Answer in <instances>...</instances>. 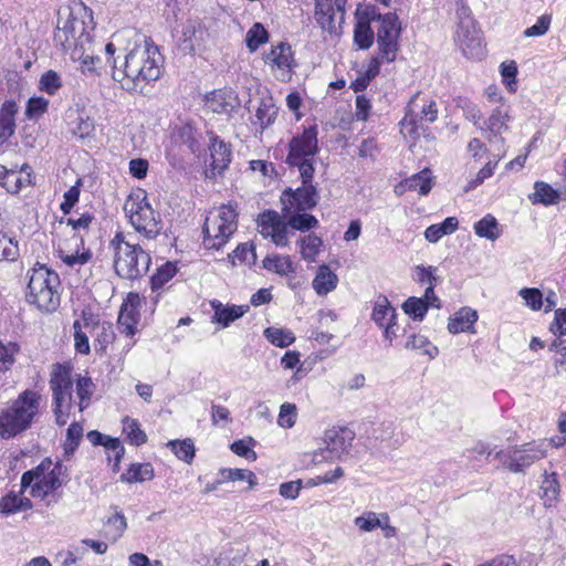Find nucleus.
Segmentation results:
<instances>
[{
	"instance_id": "14",
	"label": "nucleus",
	"mask_w": 566,
	"mask_h": 566,
	"mask_svg": "<svg viewBox=\"0 0 566 566\" xmlns=\"http://www.w3.org/2000/svg\"><path fill=\"white\" fill-rule=\"evenodd\" d=\"M208 38L207 29L196 20H187L174 33V40L178 50L184 54L190 55L201 52L206 48Z\"/></svg>"
},
{
	"instance_id": "32",
	"label": "nucleus",
	"mask_w": 566,
	"mask_h": 566,
	"mask_svg": "<svg viewBox=\"0 0 566 566\" xmlns=\"http://www.w3.org/2000/svg\"><path fill=\"white\" fill-rule=\"evenodd\" d=\"M24 168L17 170L0 166V186L10 193H18L23 187L31 184L30 174L25 172L24 176L22 174Z\"/></svg>"
},
{
	"instance_id": "1",
	"label": "nucleus",
	"mask_w": 566,
	"mask_h": 566,
	"mask_svg": "<svg viewBox=\"0 0 566 566\" xmlns=\"http://www.w3.org/2000/svg\"><path fill=\"white\" fill-rule=\"evenodd\" d=\"M115 52L114 43L105 45L107 63L113 67L112 77L126 92L143 93L148 84L161 76L164 57L154 43L145 41L136 45L126 54L120 67L116 66Z\"/></svg>"
},
{
	"instance_id": "37",
	"label": "nucleus",
	"mask_w": 566,
	"mask_h": 566,
	"mask_svg": "<svg viewBox=\"0 0 566 566\" xmlns=\"http://www.w3.org/2000/svg\"><path fill=\"white\" fill-rule=\"evenodd\" d=\"M371 319L379 328L397 322V311L385 295L375 300Z\"/></svg>"
},
{
	"instance_id": "62",
	"label": "nucleus",
	"mask_w": 566,
	"mask_h": 566,
	"mask_svg": "<svg viewBox=\"0 0 566 566\" xmlns=\"http://www.w3.org/2000/svg\"><path fill=\"white\" fill-rule=\"evenodd\" d=\"M268 40V31L261 23H254L245 35V43L251 52L256 51Z\"/></svg>"
},
{
	"instance_id": "46",
	"label": "nucleus",
	"mask_w": 566,
	"mask_h": 566,
	"mask_svg": "<svg viewBox=\"0 0 566 566\" xmlns=\"http://www.w3.org/2000/svg\"><path fill=\"white\" fill-rule=\"evenodd\" d=\"M263 336L270 344L279 348H286L296 339L291 329L277 326L266 327L263 331Z\"/></svg>"
},
{
	"instance_id": "17",
	"label": "nucleus",
	"mask_w": 566,
	"mask_h": 566,
	"mask_svg": "<svg viewBox=\"0 0 566 566\" xmlns=\"http://www.w3.org/2000/svg\"><path fill=\"white\" fill-rule=\"evenodd\" d=\"M140 304L142 297L139 296V294L130 292L127 294L126 298L124 300L120 306L117 325L119 333L128 338V342L125 346L126 352L130 350L136 343V340L133 338L137 333Z\"/></svg>"
},
{
	"instance_id": "2",
	"label": "nucleus",
	"mask_w": 566,
	"mask_h": 566,
	"mask_svg": "<svg viewBox=\"0 0 566 566\" xmlns=\"http://www.w3.org/2000/svg\"><path fill=\"white\" fill-rule=\"evenodd\" d=\"M93 12L83 2H76L69 8L66 15L60 17L57 28L54 32L55 45L60 46L65 53L75 49L93 44L92 32Z\"/></svg>"
},
{
	"instance_id": "48",
	"label": "nucleus",
	"mask_w": 566,
	"mask_h": 566,
	"mask_svg": "<svg viewBox=\"0 0 566 566\" xmlns=\"http://www.w3.org/2000/svg\"><path fill=\"white\" fill-rule=\"evenodd\" d=\"M20 349L17 342L0 340V377L13 367Z\"/></svg>"
},
{
	"instance_id": "7",
	"label": "nucleus",
	"mask_w": 566,
	"mask_h": 566,
	"mask_svg": "<svg viewBox=\"0 0 566 566\" xmlns=\"http://www.w3.org/2000/svg\"><path fill=\"white\" fill-rule=\"evenodd\" d=\"M238 227V212L232 205H222L211 210L203 226V245L220 250L224 247Z\"/></svg>"
},
{
	"instance_id": "45",
	"label": "nucleus",
	"mask_w": 566,
	"mask_h": 566,
	"mask_svg": "<svg viewBox=\"0 0 566 566\" xmlns=\"http://www.w3.org/2000/svg\"><path fill=\"white\" fill-rule=\"evenodd\" d=\"M405 347L407 349L416 350L420 355L427 356L429 359H434L439 355V349L433 345L429 338L422 334H411L407 337Z\"/></svg>"
},
{
	"instance_id": "58",
	"label": "nucleus",
	"mask_w": 566,
	"mask_h": 566,
	"mask_svg": "<svg viewBox=\"0 0 566 566\" xmlns=\"http://www.w3.org/2000/svg\"><path fill=\"white\" fill-rule=\"evenodd\" d=\"M105 452L108 463L112 465L113 472H118L120 462L125 453V448L118 438H113L105 446Z\"/></svg>"
},
{
	"instance_id": "60",
	"label": "nucleus",
	"mask_w": 566,
	"mask_h": 566,
	"mask_svg": "<svg viewBox=\"0 0 566 566\" xmlns=\"http://www.w3.org/2000/svg\"><path fill=\"white\" fill-rule=\"evenodd\" d=\"M50 102L42 96H32L25 105V117L30 120L40 119L49 109Z\"/></svg>"
},
{
	"instance_id": "38",
	"label": "nucleus",
	"mask_w": 566,
	"mask_h": 566,
	"mask_svg": "<svg viewBox=\"0 0 566 566\" xmlns=\"http://www.w3.org/2000/svg\"><path fill=\"white\" fill-rule=\"evenodd\" d=\"M338 283L337 274L329 269L328 265L323 264L317 269L316 275L313 279L312 286L317 295H327L334 291Z\"/></svg>"
},
{
	"instance_id": "64",
	"label": "nucleus",
	"mask_w": 566,
	"mask_h": 566,
	"mask_svg": "<svg viewBox=\"0 0 566 566\" xmlns=\"http://www.w3.org/2000/svg\"><path fill=\"white\" fill-rule=\"evenodd\" d=\"M176 273L177 266L174 263L167 262L161 265L150 279L151 291L156 292L161 289Z\"/></svg>"
},
{
	"instance_id": "31",
	"label": "nucleus",
	"mask_w": 566,
	"mask_h": 566,
	"mask_svg": "<svg viewBox=\"0 0 566 566\" xmlns=\"http://www.w3.org/2000/svg\"><path fill=\"white\" fill-rule=\"evenodd\" d=\"M478 317L476 311L470 307H462L449 318L448 331L451 334L474 333Z\"/></svg>"
},
{
	"instance_id": "11",
	"label": "nucleus",
	"mask_w": 566,
	"mask_h": 566,
	"mask_svg": "<svg viewBox=\"0 0 566 566\" xmlns=\"http://www.w3.org/2000/svg\"><path fill=\"white\" fill-rule=\"evenodd\" d=\"M124 210L137 232L147 238H154L160 232V222L143 190H137L128 196Z\"/></svg>"
},
{
	"instance_id": "33",
	"label": "nucleus",
	"mask_w": 566,
	"mask_h": 566,
	"mask_svg": "<svg viewBox=\"0 0 566 566\" xmlns=\"http://www.w3.org/2000/svg\"><path fill=\"white\" fill-rule=\"evenodd\" d=\"M253 108L254 117L252 119V124L254 126L263 130L271 124H273L277 114V108L271 96L266 95L261 97L260 101L258 102V105L253 106Z\"/></svg>"
},
{
	"instance_id": "59",
	"label": "nucleus",
	"mask_w": 566,
	"mask_h": 566,
	"mask_svg": "<svg viewBox=\"0 0 566 566\" xmlns=\"http://www.w3.org/2000/svg\"><path fill=\"white\" fill-rule=\"evenodd\" d=\"M19 256V245L14 237L0 232V261H15Z\"/></svg>"
},
{
	"instance_id": "8",
	"label": "nucleus",
	"mask_w": 566,
	"mask_h": 566,
	"mask_svg": "<svg viewBox=\"0 0 566 566\" xmlns=\"http://www.w3.org/2000/svg\"><path fill=\"white\" fill-rule=\"evenodd\" d=\"M115 250V271L127 280H135L144 275L150 265V256L138 244H132L117 233L112 240Z\"/></svg>"
},
{
	"instance_id": "54",
	"label": "nucleus",
	"mask_w": 566,
	"mask_h": 566,
	"mask_svg": "<svg viewBox=\"0 0 566 566\" xmlns=\"http://www.w3.org/2000/svg\"><path fill=\"white\" fill-rule=\"evenodd\" d=\"M94 388H95V386L91 378L81 377V376L77 377V379H76V398L78 400L77 406H78L80 412H82L83 410H85L88 407Z\"/></svg>"
},
{
	"instance_id": "63",
	"label": "nucleus",
	"mask_w": 566,
	"mask_h": 566,
	"mask_svg": "<svg viewBox=\"0 0 566 566\" xmlns=\"http://www.w3.org/2000/svg\"><path fill=\"white\" fill-rule=\"evenodd\" d=\"M62 87V80L57 72L49 70L43 73L39 80V91L48 95H55Z\"/></svg>"
},
{
	"instance_id": "4",
	"label": "nucleus",
	"mask_w": 566,
	"mask_h": 566,
	"mask_svg": "<svg viewBox=\"0 0 566 566\" xmlns=\"http://www.w3.org/2000/svg\"><path fill=\"white\" fill-rule=\"evenodd\" d=\"M27 301L39 310L53 312L60 305V277L44 265L28 272Z\"/></svg>"
},
{
	"instance_id": "56",
	"label": "nucleus",
	"mask_w": 566,
	"mask_h": 566,
	"mask_svg": "<svg viewBox=\"0 0 566 566\" xmlns=\"http://www.w3.org/2000/svg\"><path fill=\"white\" fill-rule=\"evenodd\" d=\"M74 329V348L76 353L82 355L90 354V333L84 329V314L82 315V319L75 321L73 324Z\"/></svg>"
},
{
	"instance_id": "9",
	"label": "nucleus",
	"mask_w": 566,
	"mask_h": 566,
	"mask_svg": "<svg viewBox=\"0 0 566 566\" xmlns=\"http://www.w3.org/2000/svg\"><path fill=\"white\" fill-rule=\"evenodd\" d=\"M50 388L56 423L64 426L74 409L72 367L70 365L54 364L52 366Z\"/></svg>"
},
{
	"instance_id": "22",
	"label": "nucleus",
	"mask_w": 566,
	"mask_h": 566,
	"mask_svg": "<svg viewBox=\"0 0 566 566\" xmlns=\"http://www.w3.org/2000/svg\"><path fill=\"white\" fill-rule=\"evenodd\" d=\"M260 233L265 238H271L273 243L284 247L287 243V224L282 217L272 210L264 211L258 219Z\"/></svg>"
},
{
	"instance_id": "5",
	"label": "nucleus",
	"mask_w": 566,
	"mask_h": 566,
	"mask_svg": "<svg viewBox=\"0 0 566 566\" xmlns=\"http://www.w3.org/2000/svg\"><path fill=\"white\" fill-rule=\"evenodd\" d=\"M64 482V468L61 462L44 459L38 467L21 476L22 490L30 489V495L45 500L53 495Z\"/></svg>"
},
{
	"instance_id": "47",
	"label": "nucleus",
	"mask_w": 566,
	"mask_h": 566,
	"mask_svg": "<svg viewBox=\"0 0 566 566\" xmlns=\"http://www.w3.org/2000/svg\"><path fill=\"white\" fill-rule=\"evenodd\" d=\"M473 229L478 237L485 238L491 241H495L502 234L501 227L492 214H486L475 222Z\"/></svg>"
},
{
	"instance_id": "19",
	"label": "nucleus",
	"mask_w": 566,
	"mask_h": 566,
	"mask_svg": "<svg viewBox=\"0 0 566 566\" xmlns=\"http://www.w3.org/2000/svg\"><path fill=\"white\" fill-rule=\"evenodd\" d=\"M265 63L274 76L282 82L291 80L293 70L296 66L292 48L284 42L271 48L270 52L265 55Z\"/></svg>"
},
{
	"instance_id": "6",
	"label": "nucleus",
	"mask_w": 566,
	"mask_h": 566,
	"mask_svg": "<svg viewBox=\"0 0 566 566\" xmlns=\"http://www.w3.org/2000/svg\"><path fill=\"white\" fill-rule=\"evenodd\" d=\"M318 130L316 126L304 128L302 133L292 137L289 143L286 164L297 167L301 179L313 180L315 155L318 153Z\"/></svg>"
},
{
	"instance_id": "15",
	"label": "nucleus",
	"mask_w": 566,
	"mask_h": 566,
	"mask_svg": "<svg viewBox=\"0 0 566 566\" xmlns=\"http://www.w3.org/2000/svg\"><path fill=\"white\" fill-rule=\"evenodd\" d=\"M347 0H316L314 17L329 34H337L345 20Z\"/></svg>"
},
{
	"instance_id": "29",
	"label": "nucleus",
	"mask_w": 566,
	"mask_h": 566,
	"mask_svg": "<svg viewBox=\"0 0 566 566\" xmlns=\"http://www.w3.org/2000/svg\"><path fill=\"white\" fill-rule=\"evenodd\" d=\"M210 305L213 310L212 323L220 325L222 328L228 327L249 311L248 305L223 304L218 300L211 301Z\"/></svg>"
},
{
	"instance_id": "20",
	"label": "nucleus",
	"mask_w": 566,
	"mask_h": 566,
	"mask_svg": "<svg viewBox=\"0 0 566 566\" xmlns=\"http://www.w3.org/2000/svg\"><path fill=\"white\" fill-rule=\"evenodd\" d=\"M54 254L70 268H80L92 259V252L84 247L82 234H72L60 242Z\"/></svg>"
},
{
	"instance_id": "53",
	"label": "nucleus",
	"mask_w": 566,
	"mask_h": 566,
	"mask_svg": "<svg viewBox=\"0 0 566 566\" xmlns=\"http://www.w3.org/2000/svg\"><path fill=\"white\" fill-rule=\"evenodd\" d=\"M222 481H245L250 489L258 484L256 475L248 469H231L224 468L219 471Z\"/></svg>"
},
{
	"instance_id": "40",
	"label": "nucleus",
	"mask_w": 566,
	"mask_h": 566,
	"mask_svg": "<svg viewBox=\"0 0 566 566\" xmlns=\"http://www.w3.org/2000/svg\"><path fill=\"white\" fill-rule=\"evenodd\" d=\"M67 118L70 132L77 138L90 137L95 130L94 120L83 113L71 111Z\"/></svg>"
},
{
	"instance_id": "26",
	"label": "nucleus",
	"mask_w": 566,
	"mask_h": 566,
	"mask_svg": "<svg viewBox=\"0 0 566 566\" xmlns=\"http://www.w3.org/2000/svg\"><path fill=\"white\" fill-rule=\"evenodd\" d=\"M93 46L85 45L69 53L72 61L78 63L81 74L86 77H97L102 71V60L94 54Z\"/></svg>"
},
{
	"instance_id": "35",
	"label": "nucleus",
	"mask_w": 566,
	"mask_h": 566,
	"mask_svg": "<svg viewBox=\"0 0 566 566\" xmlns=\"http://www.w3.org/2000/svg\"><path fill=\"white\" fill-rule=\"evenodd\" d=\"M17 102L6 101L0 107V143L8 140L15 132Z\"/></svg>"
},
{
	"instance_id": "44",
	"label": "nucleus",
	"mask_w": 566,
	"mask_h": 566,
	"mask_svg": "<svg viewBox=\"0 0 566 566\" xmlns=\"http://www.w3.org/2000/svg\"><path fill=\"white\" fill-rule=\"evenodd\" d=\"M154 476V468L150 463H132L126 472L120 475V481L129 484L142 483L153 480Z\"/></svg>"
},
{
	"instance_id": "27",
	"label": "nucleus",
	"mask_w": 566,
	"mask_h": 566,
	"mask_svg": "<svg viewBox=\"0 0 566 566\" xmlns=\"http://www.w3.org/2000/svg\"><path fill=\"white\" fill-rule=\"evenodd\" d=\"M210 168L213 174H222L231 163V147L217 135L210 134Z\"/></svg>"
},
{
	"instance_id": "13",
	"label": "nucleus",
	"mask_w": 566,
	"mask_h": 566,
	"mask_svg": "<svg viewBox=\"0 0 566 566\" xmlns=\"http://www.w3.org/2000/svg\"><path fill=\"white\" fill-rule=\"evenodd\" d=\"M437 103L426 96L416 95L409 102L407 112L401 119V128L415 135L422 123H433L438 118Z\"/></svg>"
},
{
	"instance_id": "55",
	"label": "nucleus",
	"mask_w": 566,
	"mask_h": 566,
	"mask_svg": "<svg viewBox=\"0 0 566 566\" xmlns=\"http://www.w3.org/2000/svg\"><path fill=\"white\" fill-rule=\"evenodd\" d=\"M123 432L129 443L142 446L146 442V433L140 429V424L136 419L125 417L123 419Z\"/></svg>"
},
{
	"instance_id": "3",
	"label": "nucleus",
	"mask_w": 566,
	"mask_h": 566,
	"mask_svg": "<svg viewBox=\"0 0 566 566\" xmlns=\"http://www.w3.org/2000/svg\"><path fill=\"white\" fill-rule=\"evenodd\" d=\"M43 398L40 392L27 389L0 411V437L10 439L29 429L41 415Z\"/></svg>"
},
{
	"instance_id": "57",
	"label": "nucleus",
	"mask_w": 566,
	"mask_h": 566,
	"mask_svg": "<svg viewBox=\"0 0 566 566\" xmlns=\"http://www.w3.org/2000/svg\"><path fill=\"white\" fill-rule=\"evenodd\" d=\"M83 427L80 422H72L66 430V438L63 443L64 454L71 457L80 446L83 437Z\"/></svg>"
},
{
	"instance_id": "24",
	"label": "nucleus",
	"mask_w": 566,
	"mask_h": 566,
	"mask_svg": "<svg viewBox=\"0 0 566 566\" xmlns=\"http://www.w3.org/2000/svg\"><path fill=\"white\" fill-rule=\"evenodd\" d=\"M353 523L361 533H370L380 528L386 538H391L397 535V530L390 524V517L387 513L364 511L354 518Z\"/></svg>"
},
{
	"instance_id": "28",
	"label": "nucleus",
	"mask_w": 566,
	"mask_h": 566,
	"mask_svg": "<svg viewBox=\"0 0 566 566\" xmlns=\"http://www.w3.org/2000/svg\"><path fill=\"white\" fill-rule=\"evenodd\" d=\"M433 186L432 172L429 169H423L418 174H415L395 187V193L402 196L407 191H418L419 195L426 196L430 192Z\"/></svg>"
},
{
	"instance_id": "43",
	"label": "nucleus",
	"mask_w": 566,
	"mask_h": 566,
	"mask_svg": "<svg viewBox=\"0 0 566 566\" xmlns=\"http://www.w3.org/2000/svg\"><path fill=\"white\" fill-rule=\"evenodd\" d=\"M459 228V221L455 217H448L441 223L429 226L424 230V238L430 243H437L442 237L452 234Z\"/></svg>"
},
{
	"instance_id": "52",
	"label": "nucleus",
	"mask_w": 566,
	"mask_h": 566,
	"mask_svg": "<svg viewBox=\"0 0 566 566\" xmlns=\"http://www.w3.org/2000/svg\"><path fill=\"white\" fill-rule=\"evenodd\" d=\"M505 156V150L494 157L493 160H489L476 174V176L471 179L467 186L464 187V191L469 192L475 189L478 186L482 185L485 179L493 176L494 170L499 164V161Z\"/></svg>"
},
{
	"instance_id": "23",
	"label": "nucleus",
	"mask_w": 566,
	"mask_h": 566,
	"mask_svg": "<svg viewBox=\"0 0 566 566\" xmlns=\"http://www.w3.org/2000/svg\"><path fill=\"white\" fill-rule=\"evenodd\" d=\"M84 329H86L93 338V347L98 354H104L115 339L112 323L101 322L92 314L84 313Z\"/></svg>"
},
{
	"instance_id": "49",
	"label": "nucleus",
	"mask_w": 566,
	"mask_h": 566,
	"mask_svg": "<svg viewBox=\"0 0 566 566\" xmlns=\"http://www.w3.org/2000/svg\"><path fill=\"white\" fill-rule=\"evenodd\" d=\"M374 30L368 19L359 18L354 29L355 44L363 50L369 49L374 42Z\"/></svg>"
},
{
	"instance_id": "21",
	"label": "nucleus",
	"mask_w": 566,
	"mask_h": 566,
	"mask_svg": "<svg viewBox=\"0 0 566 566\" xmlns=\"http://www.w3.org/2000/svg\"><path fill=\"white\" fill-rule=\"evenodd\" d=\"M203 106L208 112L230 116L239 109L240 99L233 90L220 88L203 96Z\"/></svg>"
},
{
	"instance_id": "25",
	"label": "nucleus",
	"mask_w": 566,
	"mask_h": 566,
	"mask_svg": "<svg viewBox=\"0 0 566 566\" xmlns=\"http://www.w3.org/2000/svg\"><path fill=\"white\" fill-rule=\"evenodd\" d=\"M512 120L513 115L511 106L507 103H502L492 111L480 128L489 133L492 137H500V140L504 143L502 135L510 129V123Z\"/></svg>"
},
{
	"instance_id": "36",
	"label": "nucleus",
	"mask_w": 566,
	"mask_h": 566,
	"mask_svg": "<svg viewBox=\"0 0 566 566\" xmlns=\"http://www.w3.org/2000/svg\"><path fill=\"white\" fill-rule=\"evenodd\" d=\"M499 450L495 448H491L490 444L479 441L473 447L467 449L464 451V457L471 468L479 470L485 463L490 462L492 459H496L495 453Z\"/></svg>"
},
{
	"instance_id": "51",
	"label": "nucleus",
	"mask_w": 566,
	"mask_h": 566,
	"mask_svg": "<svg viewBox=\"0 0 566 566\" xmlns=\"http://www.w3.org/2000/svg\"><path fill=\"white\" fill-rule=\"evenodd\" d=\"M323 241L315 234H307L300 241V252L302 258L307 262H315L321 252Z\"/></svg>"
},
{
	"instance_id": "12",
	"label": "nucleus",
	"mask_w": 566,
	"mask_h": 566,
	"mask_svg": "<svg viewBox=\"0 0 566 566\" xmlns=\"http://www.w3.org/2000/svg\"><path fill=\"white\" fill-rule=\"evenodd\" d=\"M376 23V42L379 55L382 61L391 63L396 60L399 51L401 23L398 15L392 12L378 14Z\"/></svg>"
},
{
	"instance_id": "18",
	"label": "nucleus",
	"mask_w": 566,
	"mask_h": 566,
	"mask_svg": "<svg viewBox=\"0 0 566 566\" xmlns=\"http://www.w3.org/2000/svg\"><path fill=\"white\" fill-rule=\"evenodd\" d=\"M354 439L355 432L350 428L333 426L324 431L322 452L327 453V459H342L349 453Z\"/></svg>"
},
{
	"instance_id": "50",
	"label": "nucleus",
	"mask_w": 566,
	"mask_h": 566,
	"mask_svg": "<svg viewBox=\"0 0 566 566\" xmlns=\"http://www.w3.org/2000/svg\"><path fill=\"white\" fill-rule=\"evenodd\" d=\"M167 448L181 461L190 464L196 455L195 443L191 439L170 440L167 442Z\"/></svg>"
},
{
	"instance_id": "30",
	"label": "nucleus",
	"mask_w": 566,
	"mask_h": 566,
	"mask_svg": "<svg viewBox=\"0 0 566 566\" xmlns=\"http://www.w3.org/2000/svg\"><path fill=\"white\" fill-rule=\"evenodd\" d=\"M312 181H304L302 179V187L289 195L290 203L298 211L310 210L317 203L318 195Z\"/></svg>"
},
{
	"instance_id": "41",
	"label": "nucleus",
	"mask_w": 566,
	"mask_h": 566,
	"mask_svg": "<svg viewBox=\"0 0 566 566\" xmlns=\"http://www.w3.org/2000/svg\"><path fill=\"white\" fill-rule=\"evenodd\" d=\"M560 192L545 181H536L534 191L528 196L533 205L552 206L558 202Z\"/></svg>"
},
{
	"instance_id": "34",
	"label": "nucleus",
	"mask_w": 566,
	"mask_h": 566,
	"mask_svg": "<svg viewBox=\"0 0 566 566\" xmlns=\"http://www.w3.org/2000/svg\"><path fill=\"white\" fill-rule=\"evenodd\" d=\"M263 268L281 276H292L296 273V264L290 255L270 253L262 261Z\"/></svg>"
},
{
	"instance_id": "10",
	"label": "nucleus",
	"mask_w": 566,
	"mask_h": 566,
	"mask_svg": "<svg viewBox=\"0 0 566 566\" xmlns=\"http://www.w3.org/2000/svg\"><path fill=\"white\" fill-rule=\"evenodd\" d=\"M549 444L551 442H547L546 439L532 441L518 447L500 450L495 453V457L509 471L520 473L546 458Z\"/></svg>"
},
{
	"instance_id": "39",
	"label": "nucleus",
	"mask_w": 566,
	"mask_h": 566,
	"mask_svg": "<svg viewBox=\"0 0 566 566\" xmlns=\"http://www.w3.org/2000/svg\"><path fill=\"white\" fill-rule=\"evenodd\" d=\"M32 507L30 499L23 495V491L9 492L0 499V514L11 515L28 511Z\"/></svg>"
},
{
	"instance_id": "61",
	"label": "nucleus",
	"mask_w": 566,
	"mask_h": 566,
	"mask_svg": "<svg viewBox=\"0 0 566 566\" xmlns=\"http://www.w3.org/2000/svg\"><path fill=\"white\" fill-rule=\"evenodd\" d=\"M428 308L424 300L415 296L408 297L402 304L403 312L413 321L419 322L424 318Z\"/></svg>"
},
{
	"instance_id": "16",
	"label": "nucleus",
	"mask_w": 566,
	"mask_h": 566,
	"mask_svg": "<svg viewBox=\"0 0 566 566\" xmlns=\"http://www.w3.org/2000/svg\"><path fill=\"white\" fill-rule=\"evenodd\" d=\"M454 41L464 56L471 60H481L484 56L482 34L475 20H465L458 23Z\"/></svg>"
},
{
	"instance_id": "42",
	"label": "nucleus",
	"mask_w": 566,
	"mask_h": 566,
	"mask_svg": "<svg viewBox=\"0 0 566 566\" xmlns=\"http://www.w3.org/2000/svg\"><path fill=\"white\" fill-rule=\"evenodd\" d=\"M542 500L546 507H554L559 501L560 485L556 473H545L542 485Z\"/></svg>"
}]
</instances>
